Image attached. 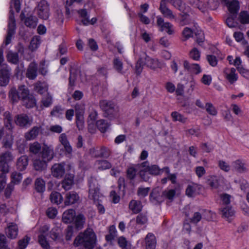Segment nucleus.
Segmentation results:
<instances>
[{"label": "nucleus", "instance_id": "nucleus-41", "mask_svg": "<svg viewBox=\"0 0 249 249\" xmlns=\"http://www.w3.org/2000/svg\"><path fill=\"white\" fill-rule=\"evenodd\" d=\"M35 89L40 94L47 92L48 87L46 83L38 82L35 85Z\"/></svg>", "mask_w": 249, "mask_h": 249}, {"label": "nucleus", "instance_id": "nucleus-30", "mask_svg": "<svg viewBox=\"0 0 249 249\" xmlns=\"http://www.w3.org/2000/svg\"><path fill=\"white\" fill-rule=\"evenodd\" d=\"M145 249H155L156 247V239L155 235L149 233L145 237Z\"/></svg>", "mask_w": 249, "mask_h": 249}, {"label": "nucleus", "instance_id": "nucleus-57", "mask_svg": "<svg viewBox=\"0 0 249 249\" xmlns=\"http://www.w3.org/2000/svg\"><path fill=\"white\" fill-rule=\"evenodd\" d=\"M22 178V174L20 173L15 172L11 175V182L14 184H18Z\"/></svg>", "mask_w": 249, "mask_h": 249}, {"label": "nucleus", "instance_id": "nucleus-35", "mask_svg": "<svg viewBox=\"0 0 249 249\" xmlns=\"http://www.w3.org/2000/svg\"><path fill=\"white\" fill-rule=\"evenodd\" d=\"M142 206L141 202L138 200H132L129 204V209L134 213H138L140 212L142 210Z\"/></svg>", "mask_w": 249, "mask_h": 249}, {"label": "nucleus", "instance_id": "nucleus-38", "mask_svg": "<svg viewBox=\"0 0 249 249\" xmlns=\"http://www.w3.org/2000/svg\"><path fill=\"white\" fill-rule=\"evenodd\" d=\"M28 164V158L27 156H21L18 160L17 167L20 170H25Z\"/></svg>", "mask_w": 249, "mask_h": 249}, {"label": "nucleus", "instance_id": "nucleus-33", "mask_svg": "<svg viewBox=\"0 0 249 249\" xmlns=\"http://www.w3.org/2000/svg\"><path fill=\"white\" fill-rule=\"evenodd\" d=\"M95 168L98 170H104L111 167V164L106 160H98L94 163Z\"/></svg>", "mask_w": 249, "mask_h": 249}, {"label": "nucleus", "instance_id": "nucleus-18", "mask_svg": "<svg viewBox=\"0 0 249 249\" xmlns=\"http://www.w3.org/2000/svg\"><path fill=\"white\" fill-rule=\"evenodd\" d=\"M75 111L77 127L79 130H81L84 126V108L83 107H80L79 105H76L75 106Z\"/></svg>", "mask_w": 249, "mask_h": 249}, {"label": "nucleus", "instance_id": "nucleus-60", "mask_svg": "<svg viewBox=\"0 0 249 249\" xmlns=\"http://www.w3.org/2000/svg\"><path fill=\"white\" fill-rule=\"evenodd\" d=\"M25 25L30 28H35L37 25V20L36 18L30 17L26 18Z\"/></svg>", "mask_w": 249, "mask_h": 249}, {"label": "nucleus", "instance_id": "nucleus-54", "mask_svg": "<svg viewBox=\"0 0 249 249\" xmlns=\"http://www.w3.org/2000/svg\"><path fill=\"white\" fill-rule=\"evenodd\" d=\"M118 243L119 246L123 249H131L130 243L123 236L120 237L118 238Z\"/></svg>", "mask_w": 249, "mask_h": 249}, {"label": "nucleus", "instance_id": "nucleus-34", "mask_svg": "<svg viewBox=\"0 0 249 249\" xmlns=\"http://www.w3.org/2000/svg\"><path fill=\"white\" fill-rule=\"evenodd\" d=\"M200 188V185L196 183H191L189 184L186 190V194L189 197L195 196L198 192L197 191Z\"/></svg>", "mask_w": 249, "mask_h": 249}, {"label": "nucleus", "instance_id": "nucleus-7", "mask_svg": "<svg viewBox=\"0 0 249 249\" xmlns=\"http://www.w3.org/2000/svg\"><path fill=\"white\" fill-rule=\"evenodd\" d=\"M189 2L202 12H205L208 8L214 9L218 6L217 0H209L207 4H202L199 0H189Z\"/></svg>", "mask_w": 249, "mask_h": 249}, {"label": "nucleus", "instance_id": "nucleus-37", "mask_svg": "<svg viewBox=\"0 0 249 249\" xmlns=\"http://www.w3.org/2000/svg\"><path fill=\"white\" fill-rule=\"evenodd\" d=\"M59 141L61 144L64 146L66 151L70 153L72 151V147L68 141L67 136L65 134H61L59 137Z\"/></svg>", "mask_w": 249, "mask_h": 249}, {"label": "nucleus", "instance_id": "nucleus-13", "mask_svg": "<svg viewBox=\"0 0 249 249\" xmlns=\"http://www.w3.org/2000/svg\"><path fill=\"white\" fill-rule=\"evenodd\" d=\"M11 10L10 12H11ZM16 29L15 19L14 18L13 12H11L8 21V30L7 32V35L6 37L5 43L7 45L9 44L11 40L13 35L15 34Z\"/></svg>", "mask_w": 249, "mask_h": 249}, {"label": "nucleus", "instance_id": "nucleus-51", "mask_svg": "<svg viewBox=\"0 0 249 249\" xmlns=\"http://www.w3.org/2000/svg\"><path fill=\"white\" fill-rule=\"evenodd\" d=\"M13 143V137L12 135H8L2 141L3 146L7 149L12 148Z\"/></svg>", "mask_w": 249, "mask_h": 249}, {"label": "nucleus", "instance_id": "nucleus-32", "mask_svg": "<svg viewBox=\"0 0 249 249\" xmlns=\"http://www.w3.org/2000/svg\"><path fill=\"white\" fill-rule=\"evenodd\" d=\"M74 183V175L72 174H67L62 181V187L68 190L71 188Z\"/></svg>", "mask_w": 249, "mask_h": 249}, {"label": "nucleus", "instance_id": "nucleus-15", "mask_svg": "<svg viewBox=\"0 0 249 249\" xmlns=\"http://www.w3.org/2000/svg\"><path fill=\"white\" fill-rule=\"evenodd\" d=\"M224 77L231 84L235 83L238 78V74L234 68H226L223 70Z\"/></svg>", "mask_w": 249, "mask_h": 249}, {"label": "nucleus", "instance_id": "nucleus-59", "mask_svg": "<svg viewBox=\"0 0 249 249\" xmlns=\"http://www.w3.org/2000/svg\"><path fill=\"white\" fill-rule=\"evenodd\" d=\"M205 108H206V111L209 114L213 116H216L217 115V111L215 107L213 106V105L212 103H206Z\"/></svg>", "mask_w": 249, "mask_h": 249}, {"label": "nucleus", "instance_id": "nucleus-50", "mask_svg": "<svg viewBox=\"0 0 249 249\" xmlns=\"http://www.w3.org/2000/svg\"><path fill=\"white\" fill-rule=\"evenodd\" d=\"M3 116L5 127L9 130L12 129V120L10 113L9 112H5Z\"/></svg>", "mask_w": 249, "mask_h": 249}, {"label": "nucleus", "instance_id": "nucleus-47", "mask_svg": "<svg viewBox=\"0 0 249 249\" xmlns=\"http://www.w3.org/2000/svg\"><path fill=\"white\" fill-rule=\"evenodd\" d=\"M41 149V144L37 142H35L29 145V151L34 154H38Z\"/></svg>", "mask_w": 249, "mask_h": 249}, {"label": "nucleus", "instance_id": "nucleus-49", "mask_svg": "<svg viewBox=\"0 0 249 249\" xmlns=\"http://www.w3.org/2000/svg\"><path fill=\"white\" fill-rule=\"evenodd\" d=\"M85 221V218L83 214H78L75 217V225L76 228L78 229H81L83 228Z\"/></svg>", "mask_w": 249, "mask_h": 249}, {"label": "nucleus", "instance_id": "nucleus-16", "mask_svg": "<svg viewBox=\"0 0 249 249\" xmlns=\"http://www.w3.org/2000/svg\"><path fill=\"white\" fill-rule=\"evenodd\" d=\"M89 153L92 157L107 158L110 155L108 148L106 147L92 148L89 150Z\"/></svg>", "mask_w": 249, "mask_h": 249}, {"label": "nucleus", "instance_id": "nucleus-36", "mask_svg": "<svg viewBox=\"0 0 249 249\" xmlns=\"http://www.w3.org/2000/svg\"><path fill=\"white\" fill-rule=\"evenodd\" d=\"M40 130V127L34 126L32 129L25 134V138L27 140H33L38 135Z\"/></svg>", "mask_w": 249, "mask_h": 249}, {"label": "nucleus", "instance_id": "nucleus-5", "mask_svg": "<svg viewBox=\"0 0 249 249\" xmlns=\"http://www.w3.org/2000/svg\"><path fill=\"white\" fill-rule=\"evenodd\" d=\"M139 174L141 178L146 181L149 175L157 176L162 173V170L157 165H149L147 161H144L139 166Z\"/></svg>", "mask_w": 249, "mask_h": 249}, {"label": "nucleus", "instance_id": "nucleus-25", "mask_svg": "<svg viewBox=\"0 0 249 249\" xmlns=\"http://www.w3.org/2000/svg\"><path fill=\"white\" fill-rule=\"evenodd\" d=\"M79 199L77 194L74 192H71L66 194L64 204L66 206H69L77 203Z\"/></svg>", "mask_w": 249, "mask_h": 249}, {"label": "nucleus", "instance_id": "nucleus-12", "mask_svg": "<svg viewBox=\"0 0 249 249\" xmlns=\"http://www.w3.org/2000/svg\"><path fill=\"white\" fill-rule=\"evenodd\" d=\"M49 230V226L45 225L41 226L38 231V242L44 249H49L50 246L45 235Z\"/></svg>", "mask_w": 249, "mask_h": 249}, {"label": "nucleus", "instance_id": "nucleus-4", "mask_svg": "<svg viewBox=\"0 0 249 249\" xmlns=\"http://www.w3.org/2000/svg\"><path fill=\"white\" fill-rule=\"evenodd\" d=\"M14 158L10 152H6L0 155V171L2 172L0 176V191L5 186L6 183V174L9 171L8 163L13 160Z\"/></svg>", "mask_w": 249, "mask_h": 249}, {"label": "nucleus", "instance_id": "nucleus-17", "mask_svg": "<svg viewBox=\"0 0 249 249\" xmlns=\"http://www.w3.org/2000/svg\"><path fill=\"white\" fill-rule=\"evenodd\" d=\"M167 0H161L160 3L159 10L164 18L170 20L175 19L176 16L172 11L167 7Z\"/></svg>", "mask_w": 249, "mask_h": 249}, {"label": "nucleus", "instance_id": "nucleus-28", "mask_svg": "<svg viewBox=\"0 0 249 249\" xmlns=\"http://www.w3.org/2000/svg\"><path fill=\"white\" fill-rule=\"evenodd\" d=\"M221 213L223 218L231 222L234 215V211L231 207L227 206L221 209Z\"/></svg>", "mask_w": 249, "mask_h": 249}, {"label": "nucleus", "instance_id": "nucleus-6", "mask_svg": "<svg viewBox=\"0 0 249 249\" xmlns=\"http://www.w3.org/2000/svg\"><path fill=\"white\" fill-rule=\"evenodd\" d=\"M89 199L93 200L94 203L99 201L102 197L101 194L99 192V188L98 183L95 179L90 178L89 180Z\"/></svg>", "mask_w": 249, "mask_h": 249}, {"label": "nucleus", "instance_id": "nucleus-22", "mask_svg": "<svg viewBox=\"0 0 249 249\" xmlns=\"http://www.w3.org/2000/svg\"><path fill=\"white\" fill-rule=\"evenodd\" d=\"M18 228L17 225L13 223L9 224L5 229V233L7 236L11 239L16 238L18 234Z\"/></svg>", "mask_w": 249, "mask_h": 249}, {"label": "nucleus", "instance_id": "nucleus-48", "mask_svg": "<svg viewBox=\"0 0 249 249\" xmlns=\"http://www.w3.org/2000/svg\"><path fill=\"white\" fill-rule=\"evenodd\" d=\"M171 117L174 122H179L184 123L186 122V118L181 114L177 112L174 111L171 113Z\"/></svg>", "mask_w": 249, "mask_h": 249}, {"label": "nucleus", "instance_id": "nucleus-20", "mask_svg": "<svg viewBox=\"0 0 249 249\" xmlns=\"http://www.w3.org/2000/svg\"><path fill=\"white\" fill-rule=\"evenodd\" d=\"M80 17L81 18V22L84 25H93L97 21L96 18H92L89 19V16L85 9H82L77 11Z\"/></svg>", "mask_w": 249, "mask_h": 249}, {"label": "nucleus", "instance_id": "nucleus-62", "mask_svg": "<svg viewBox=\"0 0 249 249\" xmlns=\"http://www.w3.org/2000/svg\"><path fill=\"white\" fill-rule=\"evenodd\" d=\"M218 166L221 170L226 172H229L231 169L230 165L223 160H219L218 161Z\"/></svg>", "mask_w": 249, "mask_h": 249}, {"label": "nucleus", "instance_id": "nucleus-23", "mask_svg": "<svg viewBox=\"0 0 249 249\" xmlns=\"http://www.w3.org/2000/svg\"><path fill=\"white\" fill-rule=\"evenodd\" d=\"M37 65L35 62L31 63L28 66L26 76L30 80H34L37 75Z\"/></svg>", "mask_w": 249, "mask_h": 249}, {"label": "nucleus", "instance_id": "nucleus-56", "mask_svg": "<svg viewBox=\"0 0 249 249\" xmlns=\"http://www.w3.org/2000/svg\"><path fill=\"white\" fill-rule=\"evenodd\" d=\"M42 105L45 107H49L53 103V98L49 94L43 97L41 100Z\"/></svg>", "mask_w": 249, "mask_h": 249}, {"label": "nucleus", "instance_id": "nucleus-2", "mask_svg": "<svg viewBox=\"0 0 249 249\" xmlns=\"http://www.w3.org/2000/svg\"><path fill=\"white\" fill-rule=\"evenodd\" d=\"M143 66L153 71H156L158 69H162L166 67L165 63L163 61L156 58L151 57L145 52H142L135 66L136 72L138 74L141 73Z\"/></svg>", "mask_w": 249, "mask_h": 249}, {"label": "nucleus", "instance_id": "nucleus-24", "mask_svg": "<svg viewBox=\"0 0 249 249\" xmlns=\"http://www.w3.org/2000/svg\"><path fill=\"white\" fill-rule=\"evenodd\" d=\"M170 1L173 5L182 11L186 15L185 19L187 18L188 13L189 12L190 8L189 7H186L185 4L183 3L181 0H167Z\"/></svg>", "mask_w": 249, "mask_h": 249}, {"label": "nucleus", "instance_id": "nucleus-43", "mask_svg": "<svg viewBox=\"0 0 249 249\" xmlns=\"http://www.w3.org/2000/svg\"><path fill=\"white\" fill-rule=\"evenodd\" d=\"M229 11L231 13H236L240 8L239 3L236 0H233L227 5Z\"/></svg>", "mask_w": 249, "mask_h": 249}, {"label": "nucleus", "instance_id": "nucleus-10", "mask_svg": "<svg viewBox=\"0 0 249 249\" xmlns=\"http://www.w3.org/2000/svg\"><path fill=\"white\" fill-rule=\"evenodd\" d=\"M36 11L38 17L43 19H47L50 16V8L48 2L41 0L37 4Z\"/></svg>", "mask_w": 249, "mask_h": 249}, {"label": "nucleus", "instance_id": "nucleus-1", "mask_svg": "<svg viewBox=\"0 0 249 249\" xmlns=\"http://www.w3.org/2000/svg\"><path fill=\"white\" fill-rule=\"evenodd\" d=\"M9 97L13 103H17L21 100L28 108L33 107L36 105L34 96L30 93L29 90L25 85L19 86L18 90L15 87L11 88L9 92Z\"/></svg>", "mask_w": 249, "mask_h": 249}, {"label": "nucleus", "instance_id": "nucleus-44", "mask_svg": "<svg viewBox=\"0 0 249 249\" xmlns=\"http://www.w3.org/2000/svg\"><path fill=\"white\" fill-rule=\"evenodd\" d=\"M219 178L216 176H210L208 178V184L213 188L216 189L219 185Z\"/></svg>", "mask_w": 249, "mask_h": 249}, {"label": "nucleus", "instance_id": "nucleus-21", "mask_svg": "<svg viewBox=\"0 0 249 249\" xmlns=\"http://www.w3.org/2000/svg\"><path fill=\"white\" fill-rule=\"evenodd\" d=\"M10 73L7 66H3L0 71V86H6L9 82Z\"/></svg>", "mask_w": 249, "mask_h": 249}, {"label": "nucleus", "instance_id": "nucleus-63", "mask_svg": "<svg viewBox=\"0 0 249 249\" xmlns=\"http://www.w3.org/2000/svg\"><path fill=\"white\" fill-rule=\"evenodd\" d=\"M234 37L237 42H240L243 45L247 44V41L244 38V35L241 32H235L233 35Z\"/></svg>", "mask_w": 249, "mask_h": 249}, {"label": "nucleus", "instance_id": "nucleus-46", "mask_svg": "<svg viewBox=\"0 0 249 249\" xmlns=\"http://www.w3.org/2000/svg\"><path fill=\"white\" fill-rule=\"evenodd\" d=\"M238 19L242 24L249 23V13L247 11H241L239 13Z\"/></svg>", "mask_w": 249, "mask_h": 249}, {"label": "nucleus", "instance_id": "nucleus-58", "mask_svg": "<svg viewBox=\"0 0 249 249\" xmlns=\"http://www.w3.org/2000/svg\"><path fill=\"white\" fill-rule=\"evenodd\" d=\"M114 68L119 72L122 73L123 71V63L118 58H115L113 62Z\"/></svg>", "mask_w": 249, "mask_h": 249}, {"label": "nucleus", "instance_id": "nucleus-39", "mask_svg": "<svg viewBox=\"0 0 249 249\" xmlns=\"http://www.w3.org/2000/svg\"><path fill=\"white\" fill-rule=\"evenodd\" d=\"M35 189L37 192L42 193L45 190V182L40 178H37L35 182Z\"/></svg>", "mask_w": 249, "mask_h": 249}, {"label": "nucleus", "instance_id": "nucleus-64", "mask_svg": "<svg viewBox=\"0 0 249 249\" xmlns=\"http://www.w3.org/2000/svg\"><path fill=\"white\" fill-rule=\"evenodd\" d=\"M189 55L191 58L197 61L200 58V53L196 48H194L190 52Z\"/></svg>", "mask_w": 249, "mask_h": 249}, {"label": "nucleus", "instance_id": "nucleus-27", "mask_svg": "<svg viewBox=\"0 0 249 249\" xmlns=\"http://www.w3.org/2000/svg\"><path fill=\"white\" fill-rule=\"evenodd\" d=\"M184 68L189 71L190 72L197 74L201 72V69L200 66L197 64H190L187 61L185 60L183 62Z\"/></svg>", "mask_w": 249, "mask_h": 249}, {"label": "nucleus", "instance_id": "nucleus-52", "mask_svg": "<svg viewBox=\"0 0 249 249\" xmlns=\"http://www.w3.org/2000/svg\"><path fill=\"white\" fill-rule=\"evenodd\" d=\"M7 58L8 62L13 64H17L18 61V53L11 51L8 52Z\"/></svg>", "mask_w": 249, "mask_h": 249}, {"label": "nucleus", "instance_id": "nucleus-31", "mask_svg": "<svg viewBox=\"0 0 249 249\" xmlns=\"http://www.w3.org/2000/svg\"><path fill=\"white\" fill-rule=\"evenodd\" d=\"M33 166L34 169L38 171H42L45 170L47 166V162L40 158L33 159Z\"/></svg>", "mask_w": 249, "mask_h": 249}, {"label": "nucleus", "instance_id": "nucleus-29", "mask_svg": "<svg viewBox=\"0 0 249 249\" xmlns=\"http://www.w3.org/2000/svg\"><path fill=\"white\" fill-rule=\"evenodd\" d=\"M75 212L73 209H69L64 212L62 221L65 223H70L75 218Z\"/></svg>", "mask_w": 249, "mask_h": 249}, {"label": "nucleus", "instance_id": "nucleus-8", "mask_svg": "<svg viewBox=\"0 0 249 249\" xmlns=\"http://www.w3.org/2000/svg\"><path fill=\"white\" fill-rule=\"evenodd\" d=\"M189 2L202 12H205L208 8L214 9L218 6L217 0H209L207 4H202L199 0H189Z\"/></svg>", "mask_w": 249, "mask_h": 249}, {"label": "nucleus", "instance_id": "nucleus-45", "mask_svg": "<svg viewBox=\"0 0 249 249\" xmlns=\"http://www.w3.org/2000/svg\"><path fill=\"white\" fill-rule=\"evenodd\" d=\"M97 112L95 110H93L90 112L89 116L88 122L89 123V129L90 132H92L91 128L94 125L95 120L97 119Z\"/></svg>", "mask_w": 249, "mask_h": 249}, {"label": "nucleus", "instance_id": "nucleus-53", "mask_svg": "<svg viewBox=\"0 0 249 249\" xmlns=\"http://www.w3.org/2000/svg\"><path fill=\"white\" fill-rule=\"evenodd\" d=\"M40 43V37L39 36H35L32 39L30 45V49L32 51H34L36 50L39 46Z\"/></svg>", "mask_w": 249, "mask_h": 249}, {"label": "nucleus", "instance_id": "nucleus-61", "mask_svg": "<svg viewBox=\"0 0 249 249\" xmlns=\"http://www.w3.org/2000/svg\"><path fill=\"white\" fill-rule=\"evenodd\" d=\"M30 238L27 236H25L23 239L19 240L18 246L19 249H25L28 245Z\"/></svg>", "mask_w": 249, "mask_h": 249}, {"label": "nucleus", "instance_id": "nucleus-40", "mask_svg": "<svg viewBox=\"0 0 249 249\" xmlns=\"http://www.w3.org/2000/svg\"><path fill=\"white\" fill-rule=\"evenodd\" d=\"M96 125L99 130L104 133L107 131L110 125V124L104 120H99L96 122Z\"/></svg>", "mask_w": 249, "mask_h": 249}, {"label": "nucleus", "instance_id": "nucleus-11", "mask_svg": "<svg viewBox=\"0 0 249 249\" xmlns=\"http://www.w3.org/2000/svg\"><path fill=\"white\" fill-rule=\"evenodd\" d=\"M157 25L161 32H165L168 35H172L175 32L174 26L169 22H165L160 16L157 17Z\"/></svg>", "mask_w": 249, "mask_h": 249}, {"label": "nucleus", "instance_id": "nucleus-3", "mask_svg": "<svg viewBox=\"0 0 249 249\" xmlns=\"http://www.w3.org/2000/svg\"><path fill=\"white\" fill-rule=\"evenodd\" d=\"M96 235L93 231L88 229L83 233H81L76 237L74 245L75 246L81 245L84 249H93L96 242Z\"/></svg>", "mask_w": 249, "mask_h": 249}, {"label": "nucleus", "instance_id": "nucleus-9", "mask_svg": "<svg viewBox=\"0 0 249 249\" xmlns=\"http://www.w3.org/2000/svg\"><path fill=\"white\" fill-rule=\"evenodd\" d=\"M100 107L111 119L117 116L118 110L115 108V105L112 102L102 100L100 102Z\"/></svg>", "mask_w": 249, "mask_h": 249}, {"label": "nucleus", "instance_id": "nucleus-26", "mask_svg": "<svg viewBox=\"0 0 249 249\" xmlns=\"http://www.w3.org/2000/svg\"><path fill=\"white\" fill-rule=\"evenodd\" d=\"M32 120L25 114H20L17 116L15 120L16 124L20 126H26L27 125H30Z\"/></svg>", "mask_w": 249, "mask_h": 249}, {"label": "nucleus", "instance_id": "nucleus-19", "mask_svg": "<svg viewBox=\"0 0 249 249\" xmlns=\"http://www.w3.org/2000/svg\"><path fill=\"white\" fill-rule=\"evenodd\" d=\"M64 163H55L52 167V175L57 178H61L65 172Z\"/></svg>", "mask_w": 249, "mask_h": 249}, {"label": "nucleus", "instance_id": "nucleus-55", "mask_svg": "<svg viewBox=\"0 0 249 249\" xmlns=\"http://www.w3.org/2000/svg\"><path fill=\"white\" fill-rule=\"evenodd\" d=\"M232 166L238 172H242L244 170V163L241 160H236L233 162Z\"/></svg>", "mask_w": 249, "mask_h": 249}, {"label": "nucleus", "instance_id": "nucleus-14", "mask_svg": "<svg viewBox=\"0 0 249 249\" xmlns=\"http://www.w3.org/2000/svg\"><path fill=\"white\" fill-rule=\"evenodd\" d=\"M41 158L47 162L51 161L54 157L53 148L52 145H48L44 143L41 152Z\"/></svg>", "mask_w": 249, "mask_h": 249}, {"label": "nucleus", "instance_id": "nucleus-42", "mask_svg": "<svg viewBox=\"0 0 249 249\" xmlns=\"http://www.w3.org/2000/svg\"><path fill=\"white\" fill-rule=\"evenodd\" d=\"M63 199L62 195L58 192H52L50 195V200L54 204L58 205L62 202Z\"/></svg>", "mask_w": 249, "mask_h": 249}]
</instances>
